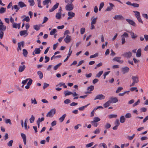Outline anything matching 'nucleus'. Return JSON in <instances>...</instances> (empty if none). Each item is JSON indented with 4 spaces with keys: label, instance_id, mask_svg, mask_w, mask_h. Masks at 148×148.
<instances>
[{
    "label": "nucleus",
    "instance_id": "obj_3",
    "mask_svg": "<svg viewBox=\"0 0 148 148\" xmlns=\"http://www.w3.org/2000/svg\"><path fill=\"white\" fill-rule=\"evenodd\" d=\"M109 101H110L111 103H114L117 102L118 101V99L116 97H112L110 98Z\"/></svg>",
    "mask_w": 148,
    "mask_h": 148
},
{
    "label": "nucleus",
    "instance_id": "obj_19",
    "mask_svg": "<svg viewBox=\"0 0 148 148\" xmlns=\"http://www.w3.org/2000/svg\"><path fill=\"white\" fill-rule=\"evenodd\" d=\"M12 26L14 28L16 29L18 28V29H19L21 27L20 23L17 24L16 23H14L13 24Z\"/></svg>",
    "mask_w": 148,
    "mask_h": 148
},
{
    "label": "nucleus",
    "instance_id": "obj_30",
    "mask_svg": "<svg viewBox=\"0 0 148 148\" xmlns=\"http://www.w3.org/2000/svg\"><path fill=\"white\" fill-rule=\"evenodd\" d=\"M41 25H36L33 26L34 29L36 31H38L40 29V27Z\"/></svg>",
    "mask_w": 148,
    "mask_h": 148
},
{
    "label": "nucleus",
    "instance_id": "obj_10",
    "mask_svg": "<svg viewBox=\"0 0 148 148\" xmlns=\"http://www.w3.org/2000/svg\"><path fill=\"white\" fill-rule=\"evenodd\" d=\"M6 29L5 26L3 25V23L2 22H0V31H5Z\"/></svg>",
    "mask_w": 148,
    "mask_h": 148
},
{
    "label": "nucleus",
    "instance_id": "obj_25",
    "mask_svg": "<svg viewBox=\"0 0 148 148\" xmlns=\"http://www.w3.org/2000/svg\"><path fill=\"white\" fill-rule=\"evenodd\" d=\"M66 115V114H65L59 119V120L60 122H62L64 121Z\"/></svg>",
    "mask_w": 148,
    "mask_h": 148
},
{
    "label": "nucleus",
    "instance_id": "obj_12",
    "mask_svg": "<svg viewBox=\"0 0 148 148\" xmlns=\"http://www.w3.org/2000/svg\"><path fill=\"white\" fill-rule=\"evenodd\" d=\"M126 21L130 25L133 26H135L136 24L132 20L126 19Z\"/></svg>",
    "mask_w": 148,
    "mask_h": 148
},
{
    "label": "nucleus",
    "instance_id": "obj_11",
    "mask_svg": "<svg viewBox=\"0 0 148 148\" xmlns=\"http://www.w3.org/2000/svg\"><path fill=\"white\" fill-rule=\"evenodd\" d=\"M68 15L69 16V17L67 18V20H69V19L72 18V17H74L75 14L73 12H68Z\"/></svg>",
    "mask_w": 148,
    "mask_h": 148
},
{
    "label": "nucleus",
    "instance_id": "obj_28",
    "mask_svg": "<svg viewBox=\"0 0 148 148\" xmlns=\"http://www.w3.org/2000/svg\"><path fill=\"white\" fill-rule=\"evenodd\" d=\"M64 94L65 96H66L72 95L73 94V92L71 91H69L68 90H66L64 92Z\"/></svg>",
    "mask_w": 148,
    "mask_h": 148
},
{
    "label": "nucleus",
    "instance_id": "obj_17",
    "mask_svg": "<svg viewBox=\"0 0 148 148\" xmlns=\"http://www.w3.org/2000/svg\"><path fill=\"white\" fill-rule=\"evenodd\" d=\"M132 79L133 80V82L136 83H137L138 81V78L137 76H132Z\"/></svg>",
    "mask_w": 148,
    "mask_h": 148
},
{
    "label": "nucleus",
    "instance_id": "obj_64",
    "mask_svg": "<svg viewBox=\"0 0 148 148\" xmlns=\"http://www.w3.org/2000/svg\"><path fill=\"white\" fill-rule=\"evenodd\" d=\"M114 124L115 125L119 126L120 124V123L118 119H117L115 121Z\"/></svg>",
    "mask_w": 148,
    "mask_h": 148
},
{
    "label": "nucleus",
    "instance_id": "obj_38",
    "mask_svg": "<svg viewBox=\"0 0 148 148\" xmlns=\"http://www.w3.org/2000/svg\"><path fill=\"white\" fill-rule=\"evenodd\" d=\"M27 30H23L21 31L20 32V34L21 36H23L27 34Z\"/></svg>",
    "mask_w": 148,
    "mask_h": 148
},
{
    "label": "nucleus",
    "instance_id": "obj_40",
    "mask_svg": "<svg viewBox=\"0 0 148 148\" xmlns=\"http://www.w3.org/2000/svg\"><path fill=\"white\" fill-rule=\"evenodd\" d=\"M94 86L91 85L87 88V90H89V91L90 92L94 90Z\"/></svg>",
    "mask_w": 148,
    "mask_h": 148
},
{
    "label": "nucleus",
    "instance_id": "obj_49",
    "mask_svg": "<svg viewBox=\"0 0 148 148\" xmlns=\"http://www.w3.org/2000/svg\"><path fill=\"white\" fill-rule=\"evenodd\" d=\"M117 117V115L116 114H110L109 116V118L110 119H112V118H116Z\"/></svg>",
    "mask_w": 148,
    "mask_h": 148
},
{
    "label": "nucleus",
    "instance_id": "obj_44",
    "mask_svg": "<svg viewBox=\"0 0 148 148\" xmlns=\"http://www.w3.org/2000/svg\"><path fill=\"white\" fill-rule=\"evenodd\" d=\"M13 142V141L12 140H11L10 141L7 143L8 146L9 147H11L12 145V143Z\"/></svg>",
    "mask_w": 148,
    "mask_h": 148
},
{
    "label": "nucleus",
    "instance_id": "obj_62",
    "mask_svg": "<svg viewBox=\"0 0 148 148\" xmlns=\"http://www.w3.org/2000/svg\"><path fill=\"white\" fill-rule=\"evenodd\" d=\"M100 130L99 129H97L94 131V133L95 134H98L100 132Z\"/></svg>",
    "mask_w": 148,
    "mask_h": 148
},
{
    "label": "nucleus",
    "instance_id": "obj_34",
    "mask_svg": "<svg viewBox=\"0 0 148 148\" xmlns=\"http://www.w3.org/2000/svg\"><path fill=\"white\" fill-rule=\"evenodd\" d=\"M61 64L62 63H60L56 65L54 67L53 69L55 71L56 70L58 69V68L61 65Z\"/></svg>",
    "mask_w": 148,
    "mask_h": 148
},
{
    "label": "nucleus",
    "instance_id": "obj_9",
    "mask_svg": "<svg viewBox=\"0 0 148 148\" xmlns=\"http://www.w3.org/2000/svg\"><path fill=\"white\" fill-rule=\"evenodd\" d=\"M121 71L123 74L128 73L129 70L130 69L127 66H125L124 67H123L121 69Z\"/></svg>",
    "mask_w": 148,
    "mask_h": 148
},
{
    "label": "nucleus",
    "instance_id": "obj_13",
    "mask_svg": "<svg viewBox=\"0 0 148 148\" xmlns=\"http://www.w3.org/2000/svg\"><path fill=\"white\" fill-rule=\"evenodd\" d=\"M113 18L115 20H123L124 19V18L123 16L120 15L115 16Z\"/></svg>",
    "mask_w": 148,
    "mask_h": 148
},
{
    "label": "nucleus",
    "instance_id": "obj_52",
    "mask_svg": "<svg viewBox=\"0 0 148 148\" xmlns=\"http://www.w3.org/2000/svg\"><path fill=\"white\" fill-rule=\"evenodd\" d=\"M100 119L98 117H95L94 118L93 122H97L100 121Z\"/></svg>",
    "mask_w": 148,
    "mask_h": 148
},
{
    "label": "nucleus",
    "instance_id": "obj_39",
    "mask_svg": "<svg viewBox=\"0 0 148 148\" xmlns=\"http://www.w3.org/2000/svg\"><path fill=\"white\" fill-rule=\"evenodd\" d=\"M35 52V53L36 54H39L41 51L40 48H36L34 50Z\"/></svg>",
    "mask_w": 148,
    "mask_h": 148
},
{
    "label": "nucleus",
    "instance_id": "obj_8",
    "mask_svg": "<svg viewBox=\"0 0 148 148\" xmlns=\"http://www.w3.org/2000/svg\"><path fill=\"white\" fill-rule=\"evenodd\" d=\"M71 40V37L70 36L67 35L65 38L64 39V41L66 43H69Z\"/></svg>",
    "mask_w": 148,
    "mask_h": 148
},
{
    "label": "nucleus",
    "instance_id": "obj_46",
    "mask_svg": "<svg viewBox=\"0 0 148 148\" xmlns=\"http://www.w3.org/2000/svg\"><path fill=\"white\" fill-rule=\"evenodd\" d=\"M5 122L6 124L9 123L10 125H11L12 124L11 120L9 119H6L5 120Z\"/></svg>",
    "mask_w": 148,
    "mask_h": 148
},
{
    "label": "nucleus",
    "instance_id": "obj_23",
    "mask_svg": "<svg viewBox=\"0 0 148 148\" xmlns=\"http://www.w3.org/2000/svg\"><path fill=\"white\" fill-rule=\"evenodd\" d=\"M98 147L99 148L101 147H102L103 148H107V146L106 145L105 143H101L99 144L98 145Z\"/></svg>",
    "mask_w": 148,
    "mask_h": 148
},
{
    "label": "nucleus",
    "instance_id": "obj_5",
    "mask_svg": "<svg viewBox=\"0 0 148 148\" xmlns=\"http://www.w3.org/2000/svg\"><path fill=\"white\" fill-rule=\"evenodd\" d=\"M73 8V6L72 3L68 4L65 7L66 9L68 11L72 10Z\"/></svg>",
    "mask_w": 148,
    "mask_h": 148
},
{
    "label": "nucleus",
    "instance_id": "obj_14",
    "mask_svg": "<svg viewBox=\"0 0 148 148\" xmlns=\"http://www.w3.org/2000/svg\"><path fill=\"white\" fill-rule=\"evenodd\" d=\"M110 6L108 7L107 9L105 10L106 11H109L113 9V8L114 6V5L112 3H110Z\"/></svg>",
    "mask_w": 148,
    "mask_h": 148
},
{
    "label": "nucleus",
    "instance_id": "obj_54",
    "mask_svg": "<svg viewBox=\"0 0 148 148\" xmlns=\"http://www.w3.org/2000/svg\"><path fill=\"white\" fill-rule=\"evenodd\" d=\"M140 100L139 99H138L137 102H136L134 103L133 105V107H135V106H137L140 103Z\"/></svg>",
    "mask_w": 148,
    "mask_h": 148
},
{
    "label": "nucleus",
    "instance_id": "obj_36",
    "mask_svg": "<svg viewBox=\"0 0 148 148\" xmlns=\"http://www.w3.org/2000/svg\"><path fill=\"white\" fill-rule=\"evenodd\" d=\"M6 8L3 7H1L0 9V13L3 14L6 11Z\"/></svg>",
    "mask_w": 148,
    "mask_h": 148
},
{
    "label": "nucleus",
    "instance_id": "obj_50",
    "mask_svg": "<svg viewBox=\"0 0 148 148\" xmlns=\"http://www.w3.org/2000/svg\"><path fill=\"white\" fill-rule=\"evenodd\" d=\"M103 71H100L99 73L96 75V77H99L101 75L103 74Z\"/></svg>",
    "mask_w": 148,
    "mask_h": 148
},
{
    "label": "nucleus",
    "instance_id": "obj_16",
    "mask_svg": "<svg viewBox=\"0 0 148 148\" xmlns=\"http://www.w3.org/2000/svg\"><path fill=\"white\" fill-rule=\"evenodd\" d=\"M59 5V3H57L55 4L52 7V8L49 10V11L50 12H52L54 11L55 9H57Z\"/></svg>",
    "mask_w": 148,
    "mask_h": 148
},
{
    "label": "nucleus",
    "instance_id": "obj_61",
    "mask_svg": "<svg viewBox=\"0 0 148 148\" xmlns=\"http://www.w3.org/2000/svg\"><path fill=\"white\" fill-rule=\"evenodd\" d=\"M132 116L131 114L130 113H128L126 114L125 115V117L126 118H130Z\"/></svg>",
    "mask_w": 148,
    "mask_h": 148
},
{
    "label": "nucleus",
    "instance_id": "obj_7",
    "mask_svg": "<svg viewBox=\"0 0 148 148\" xmlns=\"http://www.w3.org/2000/svg\"><path fill=\"white\" fill-rule=\"evenodd\" d=\"M132 53L129 51L128 52L124 53L122 55V56L127 58H130L132 56Z\"/></svg>",
    "mask_w": 148,
    "mask_h": 148
},
{
    "label": "nucleus",
    "instance_id": "obj_59",
    "mask_svg": "<svg viewBox=\"0 0 148 148\" xmlns=\"http://www.w3.org/2000/svg\"><path fill=\"white\" fill-rule=\"evenodd\" d=\"M49 86V84L46 83H44V86H43V89H45Z\"/></svg>",
    "mask_w": 148,
    "mask_h": 148
},
{
    "label": "nucleus",
    "instance_id": "obj_42",
    "mask_svg": "<svg viewBox=\"0 0 148 148\" xmlns=\"http://www.w3.org/2000/svg\"><path fill=\"white\" fill-rule=\"evenodd\" d=\"M35 120V117L32 115L31 117L29 119L30 122L31 123H32L34 122Z\"/></svg>",
    "mask_w": 148,
    "mask_h": 148
},
{
    "label": "nucleus",
    "instance_id": "obj_33",
    "mask_svg": "<svg viewBox=\"0 0 148 148\" xmlns=\"http://www.w3.org/2000/svg\"><path fill=\"white\" fill-rule=\"evenodd\" d=\"M61 15L62 13L58 12L56 14V17L57 18L60 19L61 18Z\"/></svg>",
    "mask_w": 148,
    "mask_h": 148
},
{
    "label": "nucleus",
    "instance_id": "obj_29",
    "mask_svg": "<svg viewBox=\"0 0 148 148\" xmlns=\"http://www.w3.org/2000/svg\"><path fill=\"white\" fill-rule=\"evenodd\" d=\"M37 74L39 75L40 79H42L43 77V74L41 71H39L37 72Z\"/></svg>",
    "mask_w": 148,
    "mask_h": 148
},
{
    "label": "nucleus",
    "instance_id": "obj_15",
    "mask_svg": "<svg viewBox=\"0 0 148 148\" xmlns=\"http://www.w3.org/2000/svg\"><path fill=\"white\" fill-rule=\"evenodd\" d=\"M21 135L23 139L24 145H26V137L25 135L23 133H21Z\"/></svg>",
    "mask_w": 148,
    "mask_h": 148
},
{
    "label": "nucleus",
    "instance_id": "obj_47",
    "mask_svg": "<svg viewBox=\"0 0 148 148\" xmlns=\"http://www.w3.org/2000/svg\"><path fill=\"white\" fill-rule=\"evenodd\" d=\"M51 0H45L43 2V4L44 5L48 4L50 2H51Z\"/></svg>",
    "mask_w": 148,
    "mask_h": 148
},
{
    "label": "nucleus",
    "instance_id": "obj_35",
    "mask_svg": "<svg viewBox=\"0 0 148 148\" xmlns=\"http://www.w3.org/2000/svg\"><path fill=\"white\" fill-rule=\"evenodd\" d=\"M23 55L25 57L27 56L28 54V52L27 50L25 49H24L23 50Z\"/></svg>",
    "mask_w": 148,
    "mask_h": 148
},
{
    "label": "nucleus",
    "instance_id": "obj_63",
    "mask_svg": "<svg viewBox=\"0 0 148 148\" xmlns=\"http://www.w3.org/2000/svg\"><path fill=\"white\" fill-rule=\"evenodd\" d=\"M28 79L29 81L28 83H27V85H29L30 86L32 83V80L30 78H29Z\"/></svg>",
    "mask_w": 148,
    "mask_h": 148
},
{
    "label": "nucleus",
    "instance_id": "obj_1",
    "mask_svg": "<svg viewBox=\"0 0 148 148\" xmlns=\"http://www.w3.org/2000/svg\"><path fill=\"white\" fill-rule=\"evenodd\" d=\"M56 112V109L55 108L52 109L47 114L46 116L52 117L55 114Z\"/></svg>",
    "mask_w": 148,
    "mask_h": 148
},
{
    "label": "nucleus",
    "instance_id": "obj_32",
    "mask_svg": "<svg viewBox=\"0 0 148 148\" xmlns=\"http://www.w3.org/2000/svg\"><path fill=\"white\" fill-rule=\"evenodd\" d=\"M133 12L135 13V16L136 18L140 16L139 12L136 11H133Z\"/></svg>",
    "mask_w": 148,
    "mask_h": 148
},
{
    "label": "nucleus",
    "instance_id": "obj_41",
    "mask_svg": "<svg viewBox=\"0 0 148 148\" xmlns=\"http://www.w3.org/2000/svg\"><path fill=\"white\" fill-rule=\"evenodd\" d=\"M30 19L29 16H27L25 18H24L23 20L22 21H26V22H28L30 21Z\"/></svg>",
    "mask_w": 148,
    "mask_h": 148
},
{
    "label": "nucleus",
    "instance_id": "obj_51",
    "mask_svg": "<svg viewBox=\"0 0 148 148\" xmlns=\"http://www.w3.org/2000/svg\"><path fill=\"white\" fill-rule=\"evenodd\" d=\"M97 18V17H96L95 18H94L93 19H92L91 21V23L92 24H96V20Z\"/></svg>",
    "mask_w": 148,
    "mask_h": 148
},
{
    "label": "nucleus",
    "instance_id": "obj_26",
    "mask_svg": "<svg viewBox=\"0 0 148 148\" xmlns=\"http://www.w3.org/2000/svg\"><path fill=\"white\" fill-rule=\"evenodd\" d=\"M89 105L90 103L87 104L84 106L80 107L78 108V110L80 111H83Z\"/></svg>",
    "mask_w": 148,
    "mask_h": 148
},
{
    "label": "nucleus",
    "instance_id": "obj_60",
    "mask_svg": "<svg viewBox=\"0 0 148 148\" xmlns=\"http://www.w3.org/2000/svg\"><path fill=\"white\" fill-rule=\"evenodd\" d=\"M85 28L84 27L80 29V33L81 34H84L85 32Z\"/></svg>",
    "mask_w": 148,
    "mask_h": 148
},
{
    "label": "nucleus",
    "instance_id": "obj_4",
    "mask_svg": "<svg viewBox=\"0 0 148 148\" xmlns=\"http://www.w3.org/2000/svg\"><path fill=\"white\" fill-rule=\"evenodd\" d=\"M121 58V57H116L113 59V61H116L120 64H122L123 62V61L122 60H120Z\"/></svg>",
    "mask_w": 148,
    "mask_h": 148
},
{
    "label": "nucleus",
    "instance_id": "obj_6",
    "mask_svg": "<svg viewBox=\"0 0 148 148\" xmlns=\"http://www.w3.org/2000/svg\"><path fill=\"white\" fill-rule=\"evenodd\" d=\"M105 98V96L102 94H99L97 95L95 98L94 99V100H96L97 99L102 100L104 99Z\"/></svg>",
    "mask_w": 148,
    "mask_h": 148
},
{
    "label": "nucleus",
    "instance_id": "obj_18",
    "mask_svg": "<svg viewBox=\"0 0 148 148\" xmlns=\"http://www.w3.org/2000/svg\"><path fill=\"white\" fill-rule=\"evenodd\" d=\"M25 68V65H20L19 66L18 71L19 72H22L23 71Z\"/></svg>",
    "mask_w": 148,
    "mask_h": 148
},
{
    "label": "nucleus",
    "instance_id": "obj_55",
    "mask_svg": "<svg viewBox=\"0 0 148 148\" xmlns=\"http://www.w3.org/2000/svg\"><path fill=\"white\" fill-rule=\"evenodd\" d=\"M71 102V100L69 99H66L64 101V103L66 104H68L69 103H70Z\"/></svg>",
    "mask_w": 148,
    "mask_h": 148
},
{
    "label": "nucleus",
    "instance_id": "obj_20",
    "mask_svg": "<svg viewBox=\"0 0 148 148\" xmlns=\"http://www.w3.org/2000/svg\"><path fill=\"white\" fill-rule=\"evenodd\" d=\"M141 49H139L137 51L136 54V56L137 57H139L141 56Z\"/></svg>",
    "mask_w": 148,
    "mask_h": 148
},
{
    "label": "nucleus",
    "instance_id": "obj_24",
    "mask_svg": "<svg viewBox=\"0 0 148 148\" xmlns=\"http://www.w3.org/2000/svg\"><path fill=\"white\" fill-rule=\"evenodd\" d=\"M111 103L109 100L106 102L103 105V106L105 108H106L109 106Z\"/></svg>",
    "mask_w": 148,
    "mask_h": 148
},
{
    "label": "nucleus",
    "instance_id": "obj_31",
    "mask_svg": "<svg viewBox=\"0 0 148 148\" xmlns=\"http://www.w3.org/2000/svg\"><path fill=\"white\" fill-rule=\"evenodd\" d=\"M125 119L123 116H122L120 118V121L121 123H124L125 121Z\"/></svg>",
    "mask_w": 148,
    "mask_h": 148
},
{
    "label": "nucleus",
    "instance_id": "obj_53",
    "mask_svg": "<svg viewBox=\"0 0 148 148\" xmlns=\"http://www.w3.org/2000/svg\"><path fill=\"white\" fill-rule=\"evenodd\" d=\"M123 88L122 87H119L116 91V93H118L120 92L122 89Z\"/></svg>",
    "mask_w": 148,
    "mask_h": 148
},
{
    "label": "nucleus",
    "instance_id": "obj_56",
    "mask_svg": "<svg viewBox=\"0 0 148 148\" xmlns=\"http://www.w3.org/2000/svg\"><path fill=\"white\" fill-rule=\"evenodd\" d=\"M135 136V134H134L132 136H127V138L130 140H132Z\"/></svg>",
    "mask_w": 148,
    "mask_h": 148
},
{
    "label": "nucleus",
    "instance_id": "obj_21",
    "mask_svg": "<svg viewBox=\"0 0 148 148\" xmlns=\"http://www.w3.org/2000/svg\"><path fill=\"white\" fill-rule=\"evenodd\" d=\"M18 5L20 7L22 8L24 7H26V5L25 3L22 1H20L18 3Z\"/></svg>",
    "mask_w": 148,
    "mask_h": 148
},
{
    "label": "nucleus",
    "instance_id": "obj_43",
    "mask_svg": "<svg viewBox=\"0 0 148 148\" xmlns=\"http://www.w3.org/2000/svg\"><path fill=\"white\" fill-rule=\"evenodd\" d=\"M94 144V142H92L89 143L88 144L86 145V147L87 148H89L92 146Z\"/></svg>",
    "mask_w": 148,
    "mask_h": 148
},
{
    "label": "nucleus",
    "instance_id": "obj_58",
    "mask_svg": "<svg viewBox=\"0 0 148 148\" xmlns=\"http://www.w3.org/2000/svg\"><path fill=\"white\" fill-rule=\"evenodd\" d=\"M98 53H96L95 54L93 55H92L90 56V58H94L96 57L97 56H98Z\"/></svg>",
    "mask_w": 148,
    "mask_h": 148
},
{
    "label": "nucleus",
    "instance_id": "obj_48",
    "mask_svg": "<svg viewBox=\"0 0 148 148\" xmlns=\"http://www.w3.org/2000/svg\"><path fill=\"white\" fill-rule=\"evenodd\" d=\"M31 102L32 103H33L34 104H36L37 103V102L35 98H34V99L32 98L31 99Z\"/></svg>",
    "mask_w": 148,
    "mask_h": 148
},
{
    "label": "nucleus",
    "instance_id": "obj_22",
    "mask_svg": "<svg viewBox=\"0 0 148 148\" xmlns=\"http://www.w3.org/2000/svg\"><path fill=\"white\" fill-rule=\"evenodd\" d=\"M13 9L16 10V12H17L20 9V7H18V5H14L13 6L12 8V10Z\"/></svg>",
    "mask_w": 148,
    "mask_h": 148
},
{
    "label": "nucleus",
    "instance_id": "obj_37",
    "mask_svg": "<svg viewBox=\"0 0 148 148\" xmlns=\"http://www.w3.org/2000/svg\"><path fill=\"white\" fill-rule=\"evenodd\" d=\"M57 31V30L56 29H53L50 32V34L51 35H54Z\"/></svg>",
    "mask_w": 148,
    "mask_h": 148
},
{
    "label": "nucleus",
    "instance_id": "obj_2",
    "mask_svg": "<svg viewBox=\"0 0 148 148\" xmlns=\"http://www.w3.org/2000/svg\"><path fill=\"white\" fill-rule=\"evenodd\" d=\"M18 47L17 48V51L18 52L19 51H21L22 49L21 47H24L25 46L24 42L23 41H22L18 42L17 43Z\"/></svg>",
    "mask_w": 148,
    "mask_h": 148
},
{
    "label": "nucleus",
    "instance_id": "obj_57",
    "mask_svg": "<svg viewBox=\"0 0 148 148\" xmlns=\"http://www.w3.org/2000/svg\"><path fill=\"white\" fill-rule=\"evenodd\" d=\"M130 90L132 91H133L134 90H135L136 92L138 91V90L137 89V88L136 87H132L130 88Z\"/></svg>",
    "mask_w": 148,
    "mask_h": 148
},
{
    "label": "nucleus",
    "instance_id": "obj_27",
    "mask_svg": "<svg viewBox=\"0 0 148 148\" xmlns=\"http://www.w3.org/2000/svg\"><path fill=\"white\" fill-rule=\"evenodd\" d=\"M130 33L131 36V37L133 39H135L137 37V35L134 34V33L132 32V31L129 32Z\"/></svg>",
    "mask_w": 148,
    "mask_h": 148
},
{
    "label": "nucleus",
    "instance_id": "obj_45",
    "mask_svg": "<svg viewBox=\"0 0 148 148\" xmlns=\"http://www.w3.org/2000/svg\"><path fill=\"white\" fill-rule=\"evenodd\" d=\"M28 2L30 3V6H33L35 4L34 0H29Z\"/></svg>",
    "mask_w": 148,
    "mask_h": 148
}]
</instances>
